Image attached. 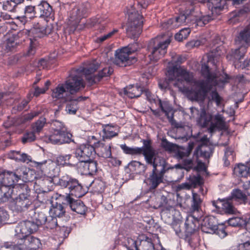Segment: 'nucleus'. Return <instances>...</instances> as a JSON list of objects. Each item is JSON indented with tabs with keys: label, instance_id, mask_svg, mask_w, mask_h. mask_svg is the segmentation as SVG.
I'll use <instances>...</instances> for the list:
<instances>
[{
	"label": "nucleus",
	"instance_id": "obj_1",
	"mask_svg": "<svg viewBox=\"0 0 250 250\" xmlns=\"http://www.w3.org/2000/svg\"><path fill=\"white\" fill-rule=\"evenodd\" d=\"M167 76L169 81L173 82L175 86L180 91L187 93L192 100L203 101L209 92V87L207 83L204 80H195L193 74L183 67L169 68Z\"/></svg>",
	"mask_w": 250,
	"mask_h": 250
},
{
	"label": "nucleus",
	"instance_id": "obj_2",
	"mask_svg": "<svg viewBox=\"0 0 250 250\" xmlns=\"http://www.w3.org/2000/svg\"><path fill=\"white\" fill-rule=\"evenodd\" d=\"M99 68L98 62L94 61L89 63L84 68L81 67L76 70L71 72L68 79L65 82V88L71 96L83 89L85 83L83 79V75L90 84L99 82L103 78L110 75L113 70L108 67L103 68L97 75H93V73Z\"/></svg>",
	"mask_w": 250,
	"mask_h": 250
},
{
	"label": "nucleus",
	"instance_id": "obj_3",
	"mask_svg": "<svg viewBox=\"0 0 250 250\" xmlns=\"http://www.w3.org/2000/svg\"><path fill=\"white\" fill-rule=\"evenodd\" d=\"M47 212L45 210H35L30 211L29 215L32 221H25L20 222L15 229L16 235L19 239H23L34 232L39 227L44 225L47 220Z\"/></svg>",
	"mask_w": 250,
	"mask_h": 250
},
{
	"label": "nucleus",
	"instance_id": "obj_4",
	"mask_svg": "<svg viewBox=\"0 0 250 250\" xmlns=\"http://www.w3.org/2000/svg\"><path fill=\"white\" fill-rule=\"evenodd\" d=\"M18 181L12 171H5L0 174V203L5 202L14 195L18 194L19 190H15L18 185H26L24 184H16Z\"/></svg>",
	"mask_w": 250,
	"mask_h": 250
},
{
	"label": "nucleus",
	"instance_id": "obj_5",
	"mask_svg": "<svg viewBox=\"0 0 250 250\" xmlns=\"http://www.w3.org/2000/svg\"><path fill=\"white\" fill-rule=\"evenodd\" d=\"M52 132L46 137V141L53 144H63L73 142L72 137L65 125L61 122L54 121L51 124Z\"/></svg>",
	"mask_w": 250,
	"mask_h": 250
},
{
	"label": "nucleus",
	"instance_id": "obj_6",
	"mask_svg": "<svg viewBox=\"0 0 250 250\" xmlns=\"http://www.w3.org/2000/svg\"><path fill=\"white\" fill-rule=\"evenodd\" d=\"M145 144L146 150L144 151V156L146 162L153 166L152 170L163 172L165 173L169 169L167 166L165 159L156 153L150 144V142H146Z\"/></svg>",
	"mask_w": 250,
	"mask_h": 250
},
{
	"label": "nucleus",
	"instance_id": "obj_7",
	"mask_svg": "<svg viewBox=\"0 0 250 250\" xmlns=\"http://www.w3.org/2000/svg\"><path fill=\"white\" fill-rule=\"evenodd\" d=\"M128 21L127 23L126 33L132 39L138 38L142 33V16L136 11L134 6L128 11Z\"/></svg>",
	"mask_w": 250,
	"mask_h": 250
},
{
	"label": "nucleus",
	"instance_id": "obj_8",
	"mask_svg": "<svg viewBox=\"0 0 250 250\" xmlns=\"http://www.w3.org/2000/svg\"><path fill=\"white\" fill-rule=\"evenodd\" d=\"M199 122L204 126H207L210 123L208 130L211 133L217 130H222L225 126V119L222 115L217 114L212 117L207 114L204 108L201 110Z\"/></svg>",
	"mask_w": 250,
	"mask_h": 250
},
{
	"label": "nucleus",
	"instance_id": "obj_9",
	"mask_svg": "<svg viewBox=\"0 0 250 250\" xmlns=\"http://www.w3.org/2000/svg\"><path fill=\"white\" fill-rule=\"evenodd\" d=\"M201 72L202 75L206 78V81H204L208 83L209 87L208 92L209 95L208 97L209 102L214 101L217 106H221L223 99L219 95L216 90L210 91L212 85H215L217 84V78L216 74L211 73L209 72L208 65L206 63L202 65Z\"/></svg>",
	"mask_w": 250,
	"mask_h": 250
},
{
	"label": "nucleus",
	"instance_id": "obj_10",
	"mask_svg": "<svg viewBox=\"0 0 250 250\" xmlns=\"http://www.w3.org/2000/svg\"><path fill=\"white\" fill-rule=\"evenodd\" d=\"M170 41L169 38L163 42H159L157 38L152 40L148 46V50L150 53L148 57L150 60L156 62L162 58L167 53V48Z\"/></svg>",
	"mask_w": 250,
	"mask_h": 250
},
{
	"label": "nucleus",
	"instance_id": "obj_11",
	"mask_svg": "<svg viewBox=\"0 0 250 250\" xmlns=\"http://www.w3.org/2000/svg\"><path fill=\"white\" fill-rule=\"evenodd\" d=\"M15 188V190H19L18 192L19 196L15 197L16 195H14V198L10 199H15L14 208L15 210L17 211H24L31 204L28 198L30 190L27 185H18Z\"/></svg>",
	"mask_w": 250,
	"mask_h": 250
},
{
	"label": "nucleus",
	"instance_id": "obj_12",
	"mask_svg": "<svg viewBox=\"0 0 250 250\" xmlns=\"http://www.w3.org/2000/svg\"><path fill=\"white\" fill-rule=\"evenodd\" d=\"M60 185L64 188H67L70 194L76 197H81L84 195L85 192L82 186L76 179L65 175L61 177L59 180Z\"/></svg>",
	"mask_w": 250,
	"mask_h": 250
},
{
	"label": "nucleus",
	"instance_id": "obj_13",
	"mask_svg": "<svg viewBox=\"0 0 250 250\" xmlns=\"http://www.w3.org/2000/svg\"><path fill=\"white\" fill-rule=\"evenodd\" d=\"M128 51V49L125 47L117 50L115 53L113 63L119 66L125 67L135 62V59L129 57L130 54Z\"/></svg>",
	"mask_w": 250,
	"mask_h": 250
},
{
	"label": "nucleus",
	"instance_id": "obj_14",
	"mask_svg": "<svg viewBox=\"0 0 250 250\" xmlns=\"http://www.w3.org/2000/svg\"><path fill=\"white\" fill-rule=\"evenodd\" d=\"M74 154L79 161L77 163L78 164L92 159L95 154V151L92 146L83 145L75 149Z\"/></svg>",
	"mask_w": 250,
	"mask_h": 250
},
{
	"label": "nucleus",
	"instance_id": "obj_15",
	"mask_svg": "<svg viewBox=\"0 0 250 250\" xmlns=\"http://www.w3.org/2000/svg\"><path fill=\"white\" fill-rule=\"evenodd\" d=\"M192 13V9L189 11L186 10L185 13L181 14L174 19H170L163 24V28L166 29H172L185 25L189 22V15Z\"/></svg>",
	"mask_w": 250,
	"mask_h": 250
},
{
	"label": "nucleus",
	"instance_id": "obj_16",
	"mask_svg": "<svg viewBox=\"0 0 250 250\" xmlns=\"http://www.w3.org/2000/svg\"><path fill=\"white\" fill-rule=\"evenodd\" d=\"M14 233L15 243L17 242V244L21 245L23 242L26 250H36L40 247L41 243L38 238L29 234L25 238L20 239L16 235L15 231Z\"/></svg>",
	"mask_w": 250,
	"mask_h": 250
},
{
	"label": "nucleus",
	"instance_id": "obj_17",
	"mask_svg": "<svg viewBox=\"0 0 250 250\" xmlns=\"http://www.w3.org/2000/svg\"><path fill=\"white\" fill-rule=\"evenodd\" d=\"M37 164V166L42 168L43 171L50 177H56L60 172V168L57 162H54L51 160L38 162Z\"/></svg>",
	"mask_w": 250,
	"mask_h": 250
},
{
	"label": "nucleus",
	"instance_id": "obj_18",
	"mask_svg": "<svg viewBox=\"0 0 250 250\" xmlns=\"http://www.w3.org/2000/svg\"><path fill=\"white\" fill-rule=\"evenodd\" d=\"M232 200L230 198L223 199H218L216 201H212V205L216 208L219 209L222 207V208L227 214H234L236 210L232 205Z\"/></svg>",
	"mask_w": 250,
	"mask_h": 250
},
{
	"label": "nucleus",
	"instance_id": "obj_19",
	"mask_svg": "<svg viewBox=\"0 0 250 250\" xmlns=\"http://www.w3.org/2000/svg\"><path fill=\"white\" fill-rule=\"evenodd\" d=\"M64 201L63 204L68 206L72 211L80 214H83L85 213L86 207L81 200H74L69 195L66 194L64 197Z\"/></svg>",
	"mask_w": 250,
	"mask_h": 250
},
{
	"label": "nucleus",
	"instance_id": "obj_20",
	"mask_svg": "<svg viewBox=\"0 0 250 250\" xmlns=\"http://www.w3.org/2000/svg\"><path fill=\"white\" fill-rule=\"evenodd\" d=\"M72 96L65 88L64 83L59 84L52 90V98L57 100H61L63 102L71 100Z\"/></svg>",
	"mask_w": 250,
	"mask_h": 250
},
{
	"label": "nucleus",
	"instance_id": "obj_21",
	"mask_svg": "<svg viewBox=\"0 0 250 250\" xmlns=\"http://www.w3.org/2000/svg\"><path fill=\"white\" fill-rule=\"evenodd\" d=\"M164 174L163 172L152 170L145 182L149 186L150 189H155L163 182Z\"/></svg>",
	"mask_w": 250,
	"mask_h": 250
},
{
	"label": "nucleus",
	"instance_id": "obj_22",
	"mask_svg": "<svg viewBox=\"0 0 250 250\" xmlns=\"http://www.w3.org/2000/svg\"><path fill=\"white\" fill-rule=\"evenodd\" d=\"M240 46L237 49L231 50V52L227 55V58L234 62L235 67L238 65V63L241 59L243 58L246 51L247 46L244 44H239Z\"/></svg>",
	"mask_w": 250,
	"mask_h": 250
},
{
	"label": "nucleus",
	"instance_id": "obj_23",
	"mask_svg": "<svg viewBox=\"0 0 250 250\" xmlns=\"http://www.w3.org/2000/svg\"><path fill=\"white\" fill-rule=\"evenodd\" d=\"M88 4H81L74 7L70 12V18L72 21L78 22L81 18L84 17L87 12Z\"/></svg>",
	"mask_w": 250,
	"mask_h": 250
},
{
	"label": "nucleus",
	"instance_id": "obj_24",
	"mask_svg": "<svg viewBox=\"0 0 250 250\" xmlns=\"http://www.w3.org/2000/svg\"><path fill=\"white\" fill-rule=\"evenodd\" d=\"M36 13L40 17L48 18L53 15V10L48 2L42 1L36 7Z\"/></svg>",
	"mask_w": 250,
	"mask_h": 250
},
{
	"label": "nucleus",
	"instance_id": "obj_25",
	"mask_svg": "<svg viewBox=\"0 0 250 250\" xmlns=\"http://www.w3.org/2000/svg\"><path fill=\"white\" fill-rule=\"evenodd\" d=\"M185 225L186 235L188 236L194 233L198 229L199 222L197 219L192 215H189L187 218Z\"/></svg>",
	"mask_w": 250,
	"mask_h": 250
},
{
	"label": "nucleus",
	"instance_id": "obj_26",
	"mask_svg": "<svg viewBox=\"0 0 250 250\" xmlns=\"http://www.w3.org/2000/svg\"><path fill=\"white\" fill-rule=\"evenodd\" d=\"M94 145L97 149L99 156L104 158H111V145H105L101 142L95 143Z\"/></svg>",
	"mask_w": 250,
	"mask_h": 250
},
{
	"label": "nucleus",
	"instance_id": "obj_27",
	"mask_svg": "<svg viewBox=\"0 0 250 250\" xmlns=\"http://www.w3.org/2000/svg\"><path fill=\"white\" fill-rule=\"evenodd\" d=\"M77 166L81 167H83V172L89 174H93L96 172L97 170V162L92 159L83 162V163H81L77 164Z\"/></svg>",
	"mask_w": 250,
	"mask_h": 250
},
{
	"label": "nucleus",
	"instance_id": "obj_28",
	"mask_svg": "<svg viewBox=\"0 0 250 250\" xmlns=\"http://www.w3.org/2000/svg\"><path fill=\"white\" fill-rule=\"evenodd\" d=\"M250 42V22L243 30L240 32L239 36L235 41L237 45L244 44L247 46Z\"/></svg>",
	"mask_w": 250,
	"mask_h": 250
},
{
	"label": "nucleus",
	"instance_id": "obj_29",
	"mask_svg": "<svg viewBox=\"0 0 250 250\" xmlns=\"http://www.w3.org/2000/svg\"><path fill=\"white\" fill-rule=\"evenodd\" d=\"M57 163L58 165L75 167L77 165V163L73 160L71 154L60 155L57 157Z\"/></svg>",
	"mask_w": 250,
	"mask_h": 250
},
{
	"label": "nucleus",
	"instance_id": "obj_30",
	"mask_svg": "<svg viewBox=\"0 0 250 250\" xmlns=\"http://www.w3.org/2000/svg\"><path fill=\"white\" fill-rule=\"evenodd\" d=\"M30 172L29 169L25 167H18L13 171H12L18 181L21 180L24 182L30 181L28 175Z\"/></svg>",
	"mask_w": 250,
	"mask_h": 250
},
{
	"label": "nucleus",
	"instance_id": "obj_31",
	"mask_svg": "<svg viewBox=\"0 0 250 250\" xmlns=\"http://www.w3.org/2000/svg\"><path fill=\"white\" fill-rule=\"evenodd\" d=\"M148 140H144L143 141V146L141 147H130L126 146L125 145H122L121 148L123 150L124 152L126 154L131 155H140L143 154L144 155V151L146 150L145 144L146 142H149Z\"/></svg>",
	"mask_w": 250,
	"mask_h": 250
},
{
	"label": "nucleus",
	"instance_id": "obj_32",
	"mask_svg": "<svg viewBox=\"0 0 250 250\" xmlns=\"http://www.w3.org/2000/svg\"><path fill=\"white\" fill-rule=\"evenodd\" d=\"M8 157L10 159L14 160L17 162L28 163L31 161V158L30 156L19 151H11L8 154Z\"/></svg>",
	"mask_w": 250,
	"mask_h": 250
},
{
	"label": "nucleus",
	"instance_id": "obj_33",
	"mask_svg": "<svg viewBox=\"0 0 250 250\" xmlns=\"http://www.w3.org/2000/svg\"><path fill=\"white\" fill-rule=\"evenodd\" d=\"M124 93L130 98H137L143 93V88L138 85H129L124 88Z\"/></svg>",
	"mask_w": 250,
	"mask_h": 250
},
{
	"label": "nucleus",
	"instance_id": "obj_34",
	"mask_svg": "<svg viewBox=\"0 0 250 250\" xmlns=\"http://www.w3.org/2000/svg\"><path fill=\"white\" fill-rule=\"evenodd\" d=\"M226 2L227 3L231 2L235 6L243 4V8L239 10L236 16L240 17L250 11V0H227Z\"/></svg>",
	"mask_w": 250,
	"mask_h": 250
},
{
	"label": "nucleus",
	"instance_id": "obj_35",
	"mask_svg": "<svg viewBox=\"0 0 250 250\" xmlns=\"http://www.w3.org/2000/svg\"><path fill=\"white\" fill-rule=\"evenodd\" d=\"M159 105L169 121L172 122L173 120V110L171 105L168 102L159 101Z\"/></svg>",
	"mask_w": 250,
	"mask_h": 250
},
{
	"label": "nucleus",
	"instance_id": "obj_36",
	"mask_svg": "<svg viewBox=\"0 0 250 250\" xmlns=\"http://www.w3.org/2000/svg\"><path fill=\"white\" fill-rule=\"evenodd\" d=\"M223 49V47L221 45L218 46L215 48H213L208 54V63H212L215 65V63L217 62L219 57L224 54Z\"/></svg>",
	"mask_w": 250,
	"mask_h": 250
},
{
	"label": "nucleus",
	"instance_id": "obj_37",
	"mask_svg": "<svg viewBox=\"0 0 250 250\" xmlns=\"http://www.w3.org/2000/svg\"><path fill=\"white\" fill-rule=\"evenodd\" d=\"M194 146V144L193 142H189L187 148L182 147L179 148L176 153L177 158L179 159L183 160L185 158L188 157L191 152Z\"/></svg>",
	"mask_w": 250,
	"mask_h": 250
},
{
	"label": "nucleus",
	"instance_id": "obj_38",
	"mask_svg": "<svg viewBox=\"0 0 250 250\" xmlns=\"http://www.w3.org/2000/svg\"><path fill=\"white\" fill-rule=\"evenodd\" d=\"M82 99L83 98L81 96L77 98H74L72 96V99L67 101H69L70 103L66 106L65 110L66 112L69 114H75L78 109V102L82 101Z\"/></svg>",
	"mask_w": 250,
	"mask_h": 250
},
{
	"label": "nucleus",
	"instance_id": "obj_39",
	"mask_svg": "<svg viewBox=\"0 0 250 250\" xmlns=\"http://www.w3.org/2000/svg\"><path fill=\"white\" fill-rule=\"evenodd\" d=\"M128 167L132 172L137 174L144 173L146 170V166L136 161H132L128 164Z\"/></svg>",
	"mask_w": 250,
	"mask_h": 250
},
{
	"label": "nucleus",
	"instance_id": "obj_40",
	"mask_svg": "<svg viewBox=\"0 0 250 250\" xmlns=\"http://www.w3.org/2000/svg\"><path fill=\"white\" fill-rule=\"evenodd\" d=\"M250 165L247 163V165L239 164L234 168L236 174L241 177H247L249 174Z\"/></svg>",
	"mask_w": 250,
	"mask_h": 250
},
{
	"label": "nucleus",
	"instance_id": "obj_41",
	"mask_svg": "<svg viewBox=\"0 0 250 250\" xmlns=\"http://www.w3.org/2000/svg\"><path fill=\"white\" fill-rule=\"evenodd\" d=\"M116 128L109 125H106L103 129V139H110L111 138L116 136L118 135V133L116 132L115 131Z\"/></svg>",
	"mask_w": 250,
	"mask_h": 250
},
{
	"label": "nucleus",
	"instance_id": "obj_42",
	"mask_svg": "<svg viewBox=\"0 0 250 250\" xmlns=\"http://www.w3.org/2000/svg\"><path fill=\"white\" fill-rule=\"evenodd\" d=\"M51 215L56 217L61 218L64 216L65 211L63 206L61 204H56L53 206L50 210Z\"/></svg>",
	"mask_w": 250,
	"mask_h": 250
},
{
	"label": "nucleus",
	"instance_id": "obj_43",
	"mask_svg": "<svg viewBox=\"0 0 250 250\" xmlns=\"http://www.w3.org/2000/svg\"><path fill=\"white\" fill-rule=\"evenodd\" d=\"M208 6L212 12L214 10L219 11L225 8V2L222 0H208Z\"/></svg>",
	"mask_w": 250,
	"mask_h": 250
},
{
	"label": "nucleus",
	"instance_id": "obj_44",
	"mask_svg": "<svg viewBox=\"0 0 250 250\" xmlns=\"http://www.w3.org/2000/svg\"><path fill=\"white\" fill-rule=\"evenodd\" d=\"M137 250H154V246L150 238H146L145 240L140 241Z\"/></svg>",
	"mask_w": 250,
	"mask_h": 250
},
{
	"label": "nucleus",
	"instance_id": "obj_45",
	"mask_svg": "<svg viewBox=\"0 0 250 250\" xmlns=\"http://www.w3.org/2000/svg\"><path fill=\"white\" fill-rule=\"evenodd\" d=\"M185 60V58L183 57L181 55H175L172 56L171 62L168 63L167 70H168L169 68L175 66H177V67H181L180 66H179V65L184 62Z\"/></svg>",
	"mask_w": 250,
	"mask_h": 250
},
{
	"label": "nucleus",
	"instance_id": "obj_46",
	"mask_svg": "<svg viewBox=\"0 0 250 250\" xmlns=\"http://www.w3.org/2000/svg\"><path fill=\"white\" fill-rule=\"evenodd\" d=\"M208 228L212 229L215 230L214 232L218 235L221 238H223L226 236L227 233L225 230V228L224 226L221 225L216 228L215 226H213L212 225H210L209 223H208Z\"/></svg>",
	"mask_w": 250,
	"mask_h": 250
},
{
	"label": "nucleus",
	"instance_id": "obj_47",
	"mask_svg": "<svg viewBox=\"0 0 250 250\" xmlns=\"http://www.w3.org/2000/svg\"><path fill=\"white\" fill-rule=\"evenodd\" d=\"M192 208L194 211H198L200 208L202 200L200 196L196 193L192 192Z\"/></svg>",
	"mask_w": 250,
	"mask_h": 250
},
{
	"label": "nucleus",
	"instance_id": "obj_48",
	"mask_svg": "<svg viewBox=\"0 0 250 250\" xmlns=\"http://www.w3.org/2000/svg\"><path fill=\"white\" fill-rule=\"evenodd\" d=\"M188 181L192 188H195L202 184V179L199 175H190L188 179Z\"/></svg>",
	"mask_w": 250,
	"mask_h": 250
},
{
	"label": "nucleus",
	"instance_id": "obj_49",
	"mask_svg": "<svg viewBox=\"0 0 250 250\" xmlns=\"http://www.w3.org/2000/svg\"><path fill=\"white\" fill-rule=\"evenodd\" d=\"M232 196L230 198L232 200H241L244 202H245L246 200V196L245 194H243V192L239 189H234L233 190L232 192Z\"/></svg>",
	"mask_w": 250,
	"mask_h": 250
},
{
	"label": "nucleus",
	"instance_id": "obj_50",
	"mask_svg": "<svg viewBox=\"0 0 250 250\" xmlns=\"http://www.w3.org/2000/svg\"><path fill=\"white\" fill-rule=\"evenodd\" d=\"M46 122L44 117H41L32 126V129L34 132H39L42 129Z\"/></svg>",
	"mask_w": 250,
	"mask_h": 250
},
{
	"label": "nucleus",
	"instance_id": "obj_51",
	"mask_svg": "<svg viewBox=\"0 0 250 250\" xmlns=\"http://www.w3.org/2000/svg\"><path fill=\"white\" fill-rule=\"evenodd\" d=\"M17 6V4L13 0H8L4 1L2 5L3 9L4 10L10 12L14 11Z\"/></svg>",
	"mask_w": 250,
	"mask_h": 250
},
{
	"label": "nucleus",
	"instance_id": "obj_52",
	"mask_svg": "<svg viewBox=\"0 0 250 250\" xmlns=\"http://www.w3.org/2000/svg\"><path fill=\"white\" fill-rule=\"evenodd\" d=\"M247 221L243 220V219L239 217H234L229 219L228 220V223L230 226L233 227H236L238 226H242L245 225L246 226V223Z\"/></svg>",
	"mask_w": 250,
	"mask_h": 250
},
{
	"label": "nucleus",
	"instance_id": "obj_53",
	"mask_svg": "<svg viewBox=\"0 0 250 250\" xmlns=\"http://www.w3.org/2000/svg\"><path fill=\"white\" fill-rule=\"evenodd\" d=\"M44 225L47 228L53 229L58 225L57 218L52 215L48 216L47 220Z\"/></svg>",
	"mask_w": 250,
	"mask_h": 250
},
{
	"label": "nucleus",
	"instance_id": "obj_54",
	"mask_svg": "<svg viewBox=\"0 0 250 250\" xmlns=\"http://www.w3.org/2000/svg\"><path fill=\"white\" fill-rule=\"evenodd\" d=\"M36 132L33 130L30 132H27L23 136L22 138V142L23 144L26 143H29L34 141L36 139L35 136Z\"/></svg>",
	"mask_w": 250,
	"mask_h": 250
},
{
	"label": "nucleus",
	"instance_id": "obj_55",
	"mask_svg": "<svg viewBox=\"0 0 250 250\" xmlns=\"http://www.w3.org/2000/svg\"><path fill=\"white\" fill-rule=\"evenodd\" d=\"M15 240V239L14 238ZM17 242H6L3 246H1L0 250H21V248L18 246Z\"/></svg>",
	"mask_w": 250,
	"mask_h": 250
},
{
	"label": "nucleus",
	"instance_id": "obj_56",
	"mask_svg": "<svg viewBox=\"0 0 250 250\" xmlns=\"http://www.w3.org/2000/svg\"><path fill=\"white\" fill-rule=\"evenodd\" d=\"M162 146L166 150L168 151H173L175 150L176 148V146L168 142L166 140H163L162 142Z\"/></svg>",
	"mask_w": 250,
	"mask_h": 250
},
{
	"label": "nucleus",
	"instance_id": "obj_57",
	"mask_svg": "<svg viewBox=\"0 0 250 250\" xmlns=\"http://www.w3.org/2000/svg\"><path fill=\"white\" fill-rule=\"evenodd\" d=\"M211 20V17L208 15H207L204 16L199 18L196 17V19H195V22H197V25H200V26H202L203 24H206Z\"/></svg>",
	"mask_w": 250,
	"mask_h": 250
},
{
	"label": "nucleus",
	"instance_id": "obj_58",
	"mask_svg": "<svg viewBox=\"0 0 250 250\" xmlns=\"http://www.w3.org/2000/svg\"><path fill=\"white\" fill-rule=\"evenodd\" d=\"M50 84V82L49 81H47L45 83V85L43 87L41 88L38 87H37L35 89V91L34 93V95L37 97L39 96L41 94H43L45 93V92L48 89L49 85Z\"/></svg>",
	"mask_w": 250,
	"mask_h": 250
},
{
	"label": "nucleus",
	"instance_id": "obj_59",
	"mask_svg": "<svg viewBox=\"0 0 250 250\" xmlns=\"http://www.w3.org/2000/svg\"><path fill=\"white\" fill-rule=\"evenodd\" d=\"M126 245L127 249L130 250H137L138 247V242L130 238H127Z\"/></svg>",
	"mask_w": 250,
	"mask_h": 250
},
{
	"label": "nucleus",
	"instance_id": "obj_60",
	"mask_svg": "<svg viewBox=\"0 0 250 250\" xmlns=\"http://www.w3.org/2000/svg\"><path fill=\"white\" fill-rule=\"evenodd\" d=\"M24 13L26 17L29 16V18L37 15L36 13V7L31 5L27 6L25 8Z\"/></svg>",
	"mask_w": 250,
	"mask_h": 250
},
{
	"label": "nucleus",
	"instance_id": "obj_61",
	"mask_svg": "<svg viewBox=\"0 0 250 250\" xmlns=\"http://www.w3.org/2000/svg\"><path fill=\"white\" fill-rule=\"evenodd\" d=\"M183 168L188 171L193 168V162L191 159H184L182 160Z\"/></svg>",
	"mask_w": 250,
	"mask_h": 250
},
{
	"label": "nucleus",
	"instance_id": "obj_62",
	"mask_svg": "<svg viewBox=\"0 0 250 250\" xmlns=\"http://www.w3.org/2000/svg\"><path fill=\"white\" fill-rule=\"evenodd\" d=\"M118 30L117 29H114L113 31L110 32L106 35H104L98 37L97 39V41L98 42H103L106 40L110 38L112 36H113L115 33H116Z\"/></svg>",
	"mask_w": 250,
	"mask_h": 250
},
{
	"label": "nucleus",
	"instance_id": "obj_63",
	"mask_svg": "<svg viewBox=\"0 0 250 250\" xmlns=\"http://www.w3.org/2000/svg\"><path fill=\"white\" fill-rule=\"evenodd\" d=\"M41 113V110H37L33 111L30 113L24 116V121H28L32 120L34 117L38 116Z\"/></svg>",
	"mask_w": 250,
	"mask_h": 250
},
{
	"label": "nucleus",
	"instance_id": "obj_64",
	"mask_svg": "<svg viewBox=\"0 0 250 250\" xmlns=\"http://www.w3.org/2000/svg\"><path fill=\"white\" fill-rule=\"evenodd\" d=\"M224 158L229 161L234 160V152L230 148H227L225 152Z\"/></svg>",
	"mask_w": 250,
	"mask_h": 250
}]
</instances>
